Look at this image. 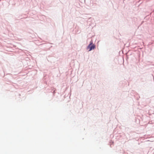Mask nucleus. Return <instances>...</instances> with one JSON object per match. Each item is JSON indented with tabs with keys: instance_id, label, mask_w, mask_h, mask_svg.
Instances as JSON below:
<instances>
[{
	"instance_id": "obj_1",
	"label": "nucleus",
	"mask_w": 154,
	"mask_h": 154,
	"mask_svg": "<svg viewBox=\"0 0 154 154\" xmlns=\"http://www.w3.org/2000/svg\"><path fill=\"white\" fill-rule=\"evenodd\" d=\"M95 48L94 45L92 43V42H91L90 44L88 46L87 48L89 49V51H90L93 49H94Z\"/></svg>"
}]
</instances>
